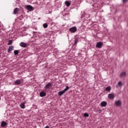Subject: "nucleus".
<instances>
[{
  "instance_id": "412c9836",
  "label": "nucleus",
  "mask_w": 128,
  "mask_h": 128,
  "mask_svg": "<svg viewBox=\"0 0 128 128\" xmlns=\"http://www.w3.org/2000/svg\"><path fill=\"white\" fill-rule=\"evenodd\" d=\"M108 98L112 99V94H110L108 96Z\"/></svg>"
},
{
  "instance_id": "2eb2a0df",
  "label": "nucleus",
  "mask_w": 128,
  "mask_h": 128,
  "mask_svg": "<svg viewBox=\"0 0 128 128\" xmlns=\"http://www.w3.org/2000/svg\"><path fill=\"white\" fill-rule=\"evenodd\" d=\"M65 4H66V6L68 7L70 6V2L66 0L65 2Z\"/></svg>"
},
{
  "instance_id": "0eeeda50",
  "label": "nucleus",
  "mask_w": 128,
  "mask_h": 128,
  "mask_svg": "<svg viewBox=\"0 0 128 128\" xmlns=\"http://www.w3.org/2000/svg\"><path fill=\"white\" fill-rule=\"evenodd\" d=\"M122 81H120L118 84L116 86V88H122Z\"/></svg>"
},
{
  "instance_id": "1a4fd4ad",
  "label": "nucleus",
  "mask_w": 128,
  "mask_h": 128,
  "mask_svg": "<svg viewBox=\"0 0 128 128\" xmlns=\"http://www.w3.org/2000/svg\"><path fill=\"white\" fill-rule=\"evenodd\" d=\"M18 12H20V9L18 8H16L14 9L13 14H16L18 13Z\"/></svg>"
},
{
  "instance_id": "7ed1b4c3",
  "label": "nucleus",
  "mask_w": 128,
  "mask_h": 128,
  "mask_svg": "<svg viewBox=\"0 0 128 128\" xmlns=\"http://www.w3.org/2000/svg\"><path fill=\"white\" fill-rule=\"evenodd\" d=\"M102 42H98L96 44V47L98 48H102Z\"/></svg>"
},
{
  "instance_id": "b1692460",
  "label": "nucleus",
  "mask_w": 128,
  "mask_h": 128,
  "mask_svg": "<svg viewBox=\"0 0 128 128\" xmlns=\"http://www.w3.org/2000/svg\"><path fill=\"white\" fill-rule=\"evenodd\" d=\"M78 38H76L75 40V42H74V46H76V44H78Z\"/></svg>"
},
{
  "instance_id": "4be33fe9",
  "label": "nucleus",
  "mask_w": 128,
  "mask_h": 128,
  "mask_svg": "<svg viewBox=\"0 0 128 128\" xmlns=\"http://www.w3.org/2000/svg\"><path fill=\"white\" fill-rule=\"evenodd\" d=\"M12 44V40H9L8 42V46H10Z\"/></svg>"
},
{
  "instance_id": "393cba45",
  "label": "nucleus",
  "mask_w": 128,
  "mask_h": 128,
  "mask_svg": "<svg viewBox=\"0 0 128 128\" xmlns=\"http://www.w3.org/2000/svg\"><path fill=\"white\" fill-rule=\"evenodd\" d=\"M84 116H85L86 118H88V114L85 113L84 114Z\"/></svg>"
},
{
  "instance_id": "f3484780",
  "label": "nucleus",
  "mask_w": 128,
  "mask_h": 128,
  "mask_svg": "<svg viewBox=\"0 0 128 128\" xmlns=\"http://www.w3.org/2000/svg\"><path fill=\"white\" fill-rule=\"evenodd\" d=\"M20 108H25L26 106L24 105V103H22L20 104Z\"/></svg>"
},
{
  "instance_id": "6e6552de",
  "label": "nucleus",
  "mask_w": 128,
  "mask_h": 128,
  "mask_svg": "<svg viewBox=\"0 0 128 128\" xmlns=\"http://www.w3.org/2000/svg\"><path fill=\"white\" fill-rule=\"evenodd\" d=\"M46 96V93L44 91L40 92V96L41 98H43V96Z\"/></svg>"
},
{
  "instance_id": "9b49d317",
  "label": "nucleus",
  "mask_w": 128,
  "mask_h": 128,
  "mask_svg": "<svg viewBox=\"0 0 128 128\" xmlns=\"http://www.w3.org/2000/svg\"><path fill=\"white\" fill-rule=\"evenodd\" d=\"M7 125H8V123H6L4 121H2L1 123V126H2V128H4Z\"/></svg>"
},
{
  "instance_id": "ddd939ff",
  "label": "nucleus",
  "mask_w": 128,
  "mask_h": 128,
  "mask_svg": "<svg viewBox=\"0 0 128 128\" xmlns=\"http://www.w3.org/2000/svg\"><path fill=\"white\" fill-rule=\"evenodd\" d=\"M120 76L122 78H126V72H122L120 74Z\"/></svg>"
},
{
  "instance_id": "20e7f679",
  "label": "nucleus",
  "mask_w": 128,
  "mask_h": 128,
  "mask_svg": "<svg viewBox=\"0 0 128 128\" xmlns=\"http://www.w3.org/2000/svg\"><path fill=\"white\" fill-rule=\"evenodd\" d=\"M22 84V82L20 80H16V82H14V86H20Z\"/></svg>"
},
{
  "instance_id": "4468645a",
  "label": "nucleus",
  "mask_w": 128,
  "mask_h": 128,
  "mask_svg": "<svg viewBox=\"0 0 128 128\" xmlns=\"http://www.w3.org/2000/svg\"><path fill=\"white\" fill-rule=\"evenodd\" d=\"M106 104H107V103L106 102L104 101L102 102H101L102 106H106Z\"/></svg>"
},
{
  "instance_id": "dca6fc26",
  "label": "nucleus",
  "mask_w": 128,
  "mask_h": 128,
  "mask_svg": "<svg viewBox=\"0 0 128 128\" xmlns=\"http://www.w3.org/2000/svg\"><path fill=\"white\" fill-rule=\"evenodd\" d=\"M64 92H65L63 90L62 91L59 92L58 93V96H62V94H64Z\"/></svg>"
},
{
  "instance_id": "6ab92c4d",
  "label": "nucleus",
  "mask_w": 128,
  "mask_h": 128,
  "mask_svg": "<svg viewBox=\"0 0 128 128\" xmlns=\"http://www.w3.org/2000/svg\"><path fill=\"white\" fill-rule=\"evenodd\" d=\"M14 54L15 55V56H18V50H14Z\"/></svg>"
},
{
  "instance_id": "39448f33",
  "label": "nucleus",
  "mask_w": 128,
  "mask_h": 128,
  "mask_svg": "<svg viewBox=\"0 0 128 128\" xmlns=\"http://www.w3.org/2000/svg\"><path fill=\"white\" fill-rule=\"evenodd\" d=\"M115 104L116 106H122V102L120 100L116 101L115 102Z\"/></svg>"
},
{
  "instance_id": "423d86ee",
  "label": "nucleus",
  "mask_w": 128,
  "mask_h": 128,
  "mask_svg": "<svg viewBox=\"0 0 128 128\" xmlns=\"http://www.w3.org/2000/svg\"><path fill=\"white\" fill-rule=\"evenodd\" d=\"M26 10H30V12H32V10H34V8H32V6L30 5L26 6Z\"/></svg>"
},
{
  "instance_id": "f03ea898",
  "label": "nucleus",
  "mask_w": 128,
  "mask_h": 128,
  "mask_svg": "<svg viewBox=\"0 0 128 128\" xmlns=\"http://www.w3.org/2000/svg\"><path fill=\"white\" fill-rule=\"evenodd\" d=\"M52 86V82H49L46 86H45V90H49V88H50Z\"/></svg>"
},
{
  "instance_id": "f257e3e1",
  "label": "nucleus",
  "mask_w": 128,
  "mask_h": 128,
  "mask_svg": "<svg viewBox=\"0 0 128 128\" xmlns=\"http://www.w3.org/2000/svg\"><path fill=\"white\" fill-rule=\"evenodd\" d=\"M77 30H78V28H76V26L72 27L69 29V32L72 33L76 32Z\"/></svg>"
},
{
  "instance_id": "9d476101",
  "label": "nucleus",
  "mask_w": 128,
  "mask_h": 128,
  "mask_svg": "<svg viewBox=\"0 0 128 128\" xmlns=\"http://www.w3.org/2000/svg\"><path fill=\"white\" fill-rule=\"evenodd\" d=\"M20 46H22V48H26V46H28V44H26V43H24V42H22L20 44Z\"/></svg>"
},
{
  "instance_id": "aec40b11",
  "label": "nucleus",
  "mask_w": 128,
  "mask_h": 128,
  "mask_svg": "<svg viewBox=\"0 0 128 128\" xmlns=\"http://www.w3.org/2000/svg\"><path fill=\"white\" fill-rule=\"evenodd\" d=\"M69 88H70V87H68V86H66V88H64L63 90L66 92H67V90H68Z\"/></svg>"
},
{
  "instance_id": "f8f14e48",
  "label": "nucleus",
  "mask_w": 128,
  "mask_h": 128,
  "mask_svg": "<svg viewBox=\"0 0 128 128\" xmlns=\"http://www.w3.org/2000/svg\"><path fill=\"white\" fill-rule=\"evenodd\" d=\"M14 50V46H10L8 49V52H10Z\"/></svg>"
},
{
  "instance_id": "a878e982",
  "label": "nucleus",
  "mask_w": 128,
  "mask_h": 128,
  "mask_svg": "<svg viewBox=\"0 0 128 128\" xmlns=\"http://www.w3.org/2000/svg\"><path fill=\"white\" fill-rule=\"evenodd\" d=\"M123 2H128V0H122Z\"/></svg>"
},
{
  "instance_id": "bb28decb",
  "label": "nucleus",
  "mask_w": 128,
  "mask_h": 128,
  "mask_svg": "<svg viewBox=\"0 0 128 128\" xmlns=\"http://www.w3.org/2000/svg\"><path fill=\"white\" fill-rule=\"evenodd\" d=\"M114 98V94H112V98Z\"/></svg>"
},
{
  "instance_id": "5701e85b",
  "label": "nucleus",
  "mask_w": 128,
  "mask_h": 128,
  "mask_svg": "<svg viewBox=\"0 0 128 128\" xmlns=\"http://www.w3.org/2000/svg\"><path fill=\"white\" fill-rule=\"evenodd\" d=\"M48 26L46 24H43V27L44 28H48Z\"/></svg>"
},
{
  "instance_id": "a211bd4d",
  "label": "nucleus",
  "mask_w": 128,
  "mask_h": 128,
  "mask_svg": "<svg viewBox=\"0 0 128 128\" xmlns=\"http://www.w3.org/2000/svg\"><path fill=\"white\" fill-rule=\"evenodd\" d=\"M110 90H111V88H110V86H108V87H106V92H110Z\"/></svg>"
}]
</instances>
